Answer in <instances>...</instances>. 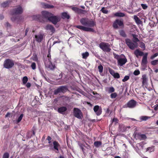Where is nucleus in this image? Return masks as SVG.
<instances>
[{"label":"nucleus","mask_w":158,"mask_h":158,"mask_svg":"<svg viewBox=\"0 0 158 158\" xmlns=\"http://www.w3.org/2000/svg\"><path fill=\"white\" fill-rule=\"evenodd\" d=\"M23 9L22 6L20 5H18L11 10V15H15L21 14L23 13ZM11 19L13 22L15 21L19 22L21 21L22 18L20 16H13L11 18Z\"/></svg>","instance_id":"f257e3e1"},{"label":"nucleus","mask_w":158,"mask_h":158,"mask_svg":"<svg viewBox=\"0 0 158 158\" xmlns=\"http://www.w3.org/2000/svg\"><path fill=\"white\" fill-rule=\"evenodd\" d=\"M133 41L134 42H132L131 40L129 39H126L125 40L126 44L129 48L131 50H134L135 48L138 47L137 42L139 41V40L137 38L138 35L135 34H132Z\"/></svg>","instance_id":"f03ea898"},{"label":"nucleus","mask_w":158,"mask_h":158,"mask_svg":"<svg viewBox=\"0 0 158 158\" xmlns=\"http://www.w3.org/2000/svg\"><path fill=\"white\" fill-rule=\"evenodd\" d=\"M80 22L83 26L93 27L96 25V23L92 19L89 20L88 18H83L80 20Z\"/></svg>","instance_id":"7ed1b4c3"},{"label":"nucleus","mask_w":158,"mask_h":158,"mask_svg":"<svg viewBox=\"0 0 158 158\" xmlns=\"http://www.w3.org/2000/svg\"><path fill=\"white\" fill-rule=\"evenodd\" d=\"M51 58H46L44 59V62L45 67L51 70H53L55 68V65L51 62Z\"/></svg>","instance_id":"20e7f679"},{"label":"nucleus","mask_w":158,"mask_h":158,"mask_svg":"<svg viewBox=\"0 0 158 158\" xmlns=\"http://www.w3.org/2000/svg\"><path fill=\"white\" fill-rule=\"evenodd\" d=\"M99 47L104 52H108L111 50L110 48V45L108 43L101 42L99 44Z\"/></svg>","instance_id":"39448f33"},{"label":"nucleus","mask_w":158,"mask_h":158,"mask_svg":"<svg viewBox=\"0 0 158 158\" xmlns=\"http://www.w3.org/2000/svg\"><path fill=\"white\" fill-rule=\"evenodd\" d=\"M14 65V61L9 59H6L4 61L3 66L5 68L9 69L13 67Z\"/></svg>","instance_id":"423d86ee"},{"label":"nucleus","mask_w":158,"mask_h":158,"mask_svg":"<svg viewBox=\"0 0 158 158\" xmlns=\"http://www.w3.org/2000/svg\"><path fill=\"white\" fill-rule=\"evenodd\" d=\"M70 8L75 13H77L79 15H84L87 13V10H83L77 7H75L73 6H71Z\"/></svg>","instance_id":"0eeeda50"},{"label":"nucleus","mask_w":158,"mask_h":158,"mask_svg":"<svg viewBox=\"0 0 158 158\" xmlns=\"http://www.w3.org/2000/svg\"><path fill=\"white\" fill-rule=\"evenodd\" d=\"M68 90L67 87L65 86H61L54 90V94L57 95L59 93H64Z\"/></svg>","instance_id":"6e6552de"},{"label":"nucleus","mask_w":158,"mask_h":158,"mask_svg":"<svg viewBox=\"0 0 158 158\" xmlns=\"http://www.w3.org/2000/svg\"><path fill=\"white\" fill-rule=\"evenodd\" d=\"M137 102L134 99H131L129 101L127 104L123 106L124 108H133L135 107L136 106Z\"/></svg>","instance_id":"1a4fd4ad"},{"label":"nucleus","mask_w":158,"mask_h":158,"mask_svg":"<svg viewBox=\"0 0 158 158\" xmlns=\"http://www.w3.org/2000/svg\"><path fill=\"white\" fill-rule=\"evenodd\" d=\"M73 115L75 117L80 119L81 118V116H82V113L79 109L74 108L73 110Z\"/></svg>","instance_id":"9d476101"},{"label":"nucleus","mask_w":158,"mask_h":158,"mask_svg":"<svg viewBox=\"0 0 158 158\" xmlns=\"http://www.w3.org/2000/svg\"><path fill=\"white\" fill-rule=\"evenodd\" d=\"M60 20V18L58 16H53V14H52L51 17L49 18L48 21L51 22L53 24L56 25Z\"/></svg>","instance_id":"9b49d317"},{"label":"nucleus","mask_w":158,"mask_h":158,"mask_svg":"<svg viewBox=\"0 0 158 158\" xmlns=\"http://www.w3.org/2000/svg\"><path fill=\"white\" fill-rule=\"evenodd\" d=\"M118 25L123 28L124 27L123 21L119 19L116 20L113 23V27L114 28L117 29L118 28Z\"/></svg>","instance_id":"f8f14e48"},{"label":"nucleus","mask_w":158,"mask_h":158,"mask_svg":"<svg viewBox=\"0 0 158 158\" xmlns=\"http://www.w3.org/2000/svg\"><path fill=\"white\" fill-rule=\"evenodd\" d=\"M74 27L76 28L86 31L94 32L95 31L93 28L86 27L81 25H76Z\"/></svg>","instance_id":"ddd939ff"},{"label":"nucleus","mask_w":158,"mask_h":158,"mask_svg":"<svg viewBox=\"0 0 158 158\" xmlns=\"http://www.w3.org/2000/svg\"><path fill=\"white\" fill-rule=\"evenodd\" d=\"M41 14L43 16V18L48 20H49V19L52 15V14L48 11H43L41 12Z\"/></svg>","instance_id":"4468645a"},{"label":"nucleus","mask_w":158,"mask_h":158,"mask_svg":"<svg viewBox=\"0 0 158 158\" xmlns=\"http://www.w3.org/2000/svg\"><path fill=\"white\" fill-rule=\"evenodd\" d=\"M94 110L96 115L98 116L100 115L102 113V110L98 105L95 106L94 108Z\"/></svg>","instance_id":"2eb2a0df"},{"label":"nucleus","mask_w":158,"mask_h":158,"mask_svg":"<svg viewBox=\"0 0 158 158\" xmlns=\"http://www.w3.org/2000/svg\"><path fill=\"white\" fill-rule=\"evenodd\" d=\"M127 60L126 58H120L117 61L118 64L121 66H123L127 62Z\"/></svg>","instance_id":"dca6fc26"},{"label":"nucleus","mask_w":158,"mask_h":158,"mask_svg":"<svg viewBox=\"0 0 158 158\" xmlns=\"http://www.w3.org/2000/svg\"><path fill=\"white\" fill-rule=\"evenodd\" d=\"M53 148L56 150L55 152L58 153L59 152V148L60 147V146L58 142L56 141L53 142Z\"/></svg>","instance_id":"f3484780"},{"label":"nucleus","mask_w":158,"mask_h":158,"mask_svg":"<svg viewBox=\"0 0 158 158\" xmlns=\"http://www.w3.org/2000/svg\"><path fill=\"white\" fill-rule=\"evenodd\" d=\"M44 36V34L40 33L38 35H35L36 40L38 42H41L43 40Z\"/></svg>","instance_id":"a211bd4d"},{"label":"nucleus","mask_w":158,"mask_h":158,"mask_svg":"<svg viewBox=\"0 0 158 158\" xmlns=\"http://www.w3.org/2000/svg\"><path fill=\"white\" fill-rule=\"evenodd\" d=\"M45 28L47 30L50 31L52 33L55 31V29L54 27L52 25L48 24L45 27Z\"/></svg>","instance_id":"6ab92c4d"},{"label":"nucleus","mask_w":158,"mask_h":158,"mask_svg":"<svg viewBox=\"0 0 158 158\" xmlns=\"http://www.w3.org/2000/svg\"><path fill=\"white\" fill-rule=\"evenodd\" d=\"M12 2L11 0H7L2 2L1 4V6L3 8L8 7L10 3Z\"/></svg>","instance_id":"aec40b11"},{"label":"nucleus","mask_w":158,"mask_h":158,"mask_svg":"<svg viewBox=\"0 0 158 158\" xmlns=\"http://www.w3.org/2000/svg\"><path fill=\"white\" fill-rule=\"evenodd\" d=\"M134 54L137 58L139 57V56H142L144 55L143 52L139 51L138 49H137L135 51Z\"/></svg>","instance_id":"412c9836"},{"label":"nucleus","mask_w":158,"mask_h":158,"mask_svg":"<svg viewBox=\"0 0 158 158\" xmlns=\"http://www.w3.org/2000/svg\"><path fill=\"white\" fill-rule=\"evenodd\" d=\"M148 54V53L147 52L145 53L143 56V57L141 63L144 64H147L148 63L147 56Z\"/></svg>","instance_id":"4be33fe9"},{"label":"nucleus","mask_w":158,"mask_h":158,"mask_svg":"<svg viewBox=\"0 0 158 158\" xmlns=\"http://www.w3.org/2000/svg\"><path fill=\"white\" fill-rule=\"evenodd\" d=\"M142 85L143 86L146 87L147 85V79L145 75H143L142 76Z\"/></svg>","instance_id":"5701e85b"},{"label":"nucleus","mask_w":158,"mask_h":158,"mask_svg":"<svg viewBox=\"0 0 158 158\" xmlns=\"http://www.w3.org/2000/svg\"><path fill=\"white\" fill-rule=\"evenodd\" d=\"M61 17L63 19H69L70 18V16L67 12H64L61 13Z\"/></svg>","instance_id":"b1692460"},{"label":"nucleus","mask_w":158,"mask_h":158,"mask_svg":"<svg viewBox=\"0 0 158 158\" xmlns=\"http://www.w3.org/2000/svg\"><path fill=\"white\" fill-rule=\"evenodd\" d=\"M67 110V108L66 107L64 106H62L59 108H58L57 111L59 113L62 114L66 111Z\"/></svg>","instance_id":"393cba45"},{"label":"nucleus","mask_w":158,"mask_h":158,"mask_svg":"<svg viewBox=\"0 0 158 158\" xmlns=\"http://www.w3.org/2000/svg\"><path fill=\"white\" fill-rule=\"evenodd\" d=\"M134 19L135 22L137 24L139 25L141 24L142 23V21L136 15L134 16Z\"/></svg>","instance_id":"a878e982"},{"label":"nucleus","mask_w":158,"mask_h":158,"mask_svg":"<svg viewBox=\"0 0 158 158\" xmlns=\"http://www.w3.org/2000/svg\"><path fill=\"white\" fill-rule=\"evenodd\" d=\"M119 33L120 35L123 37L125 38L127 36V35L125 31L123 30H121L119 31Z\"/></svg>","instance_id":"bb28decb"},{"label":"nucleus","mask_w":158,"mask_h":158,"mask_svg":"<svg viewBox=\"0 0 158 158\" xmlns=\"http://www.w3.org/2000/svg\"><path fill=\"white\" fill-rule=\"evenodd\" d=\"M114 15L116 17H123L125 16V14L122 12H116L114 14Z\"/></svg>","instance_id":"cd10ccee"},{"label":"nucleus","mask_w":158,"mask_h":158,"mask_svg":"<svg viewBox=\"0 0 158 158\" xmlns=\"http://www.w3.org/2000/svg\"><path fill=\"white\" fill-rule=\"evenodd\" d=\"M102 143L100 141H96L94 142V145L96 148H98L101 146Z\"/></svg>","instance_id":"c85d7f7f"},{"label":"nucleus","mask_w":158,"mask_h":158,"mask_svg":"<svg viewBox=\"0 0 158 158\" xmlns=\"http://www.w3.org/2000/svg\"><path fill=\"white\" fill-rule=\"evenodd\" d=\"M43 6L45 8H52L54 7V6L52 5H50L46 3H45Z\"/></svg>","instance_id":"c756f323"},{"label":"nucleus","mask_w":158,"mask_h":158,"mask_svg":"<svg viewBox=\"0 0 158 158\" xmlns=\"http://www.w3.org/2000/svg\"><path fill=\"white\" fill-rule=\"evenodd\" d=\"M89 53L87 52L83 53L82 54V58L84 59H86L89 56Z\"/></svg>","instance_id":"7c9ffc66"},{"label":"nucleus","mask_w":158,"mask_h":158,"mask_svg":"<svg viewBox=\"0 0 158 158\" xmlns=\"http://www.w3.org/2000/svg\"><path fill=\"white\" fill-rule=\"evenodd\" d=\"M150 117L147 116H142L140 117V120L141 121H146Z\"/></svg>","instance_id":"2f4dec72"},{"label":"nucleus","mask_w":158,"mask_h":158,"mask_svg":"<svg viewBox=\"0 0 158 158\" xmlns=\"http://www.w3.org/2000/svg\"><path fill=\"white\" fill-rule=\"evenodd\" d=\"M115 91V89L113 87H109L108 88V92L109 93H114Z\"/></svg>","instance_id":"473e14b6"},{"label":"nucleus","mask_w":158,"mask_h":158,"mask_svg":"<svg viewBox=\"0 0 158 158\" xmlns=\"http://www.w3.org/2000/svg\"><path fill=\"white\" fill-rule=\"evenodd\" d=\"M110 96L111 98H114L117 96V94L116 92H114L111 94Z\"/></svg>","instance_id":"72a5a7b5"},{"label":"nucleus","mask_w":158,"mask_h":158,"mask_svg":"<svg viewBox=\"0 0 158 158\" xmlns=\"http://www.w3.org/2000/svg\"><path fill=\"white\" fill-rule=\"evenodd\" d=\"M98 71H99V72L100 73H102L103 72V66L101 64H100L98 66Z\"/></svg>","instance_id":"f704fd0d"},{"label":"nucleus","mask_w":158,"mask_h":158,"mask_svg":"<svg viewBox=\"0 0 158 158\" xmlns=\"http://www.w3.org/2000/svg\"><path fill=\"white\" fill-rule=\"evenodd\" d=\"M23 114H20V116L18 118V119H17L16 120V122L17 123H19L21 120H22L23 117Z\"/></svg>","instance_id":"c9c22d12"},{"label":"nucleus","mask_w":158,"mask_h":158,"mask_svg":"<svg viewBox=\"0 0 158 158\" xmlns=\"http://www.w3.org/2000/svg\"><path fill=\"white\" fill-rule=\"evenodd\" d=\"M100 11H102L104 14H107L108 13V10H105V7H103L101 10Z\"/></svg>","instance_id":"e433bc0d"},{"label":"nucleus","mask_w":158,"mask_h":158,"mask_svg":"<svg viewBox=\"0 0 158 158\" xmlns=\"http://www.w3.org/2000/svg\"><path fill=\"white\" fill-rule=\"evenodd\" d=\"M22 81L23 84H26L28 81L27 77L26 76L23 77Z\"/></svg>","instance_id":"4c0bfd02"},{"label":"nucleus","mask_w":158,"mask_h":158,"mask_svg":"<svg viewBox=\"0 0 158 158\" xmlns=\"http://www.w3.org/2000/svg\"><path fill=\"white\" fill-rule=\"evenodd\" d=\"M118 120L117 118H114L112 121V123H114L115 124H116L117 123H118Z\"/></svg>","instance_id":"58836bf2"},{"label":"nucleus","mask_w":158,"mask_h":158,"mask_svg":"<svg viewBox=\"0 0 158 158\" xmlns=\"http://www.w3.org/2000/svg\"><path fill=\"white\" fill-rule=\"evenodd\" d=\"M140 47L143 49H145V44L142 42H140Z\"/></svg>","instance_id":"ea45409f"},{"label":"nucleus","mask_w":158,"mask_h":158,"mask_svg":"<svg viewBox=\"0 0 158 158\" xmlns=\"http://www.w3.org/2000/svg\"><path fill=\"white\" fill-rule=\"evenodd\" d=\"M9 155L8 152H5L2 156V158H9Z\"/></svg>","instance_id":"a19ab883"},{"label":"nucleus","mask_w":158,"mask_h":158,"mask_svg":"<svg viewBox=\"0 0 158 158\" xmlns=\"http://www.w3.org/2000/svg\"><path fill=\"white\" fill-rule=\"evenodd\" d=\"M158 63V60H156L151 62V64L153 65H156Z\"/></svg>","instance_id":"79ce46f5"},{"label":"nucleus","mask_w":158,"mask_h":158,"mask_svg":"<svg viewBox=\"0 0 158 158\" xmlns=\"http://www.w3.org/2000/svg\"><path fill=\"white\" fill-rule=\"evenodd\" d=\"M113 76L115 78H119L120 77L119 74L117 73H115Z\"/></svg>","instance_id":"37998d69"},{"label":"nucleus","mask_w":158,"mask_h":158,"mask_svg":"<svg viewBox=\"0 0 158 158\" xmlns=\"http://www.w3.org/2000/svg\"><path fill=\"white\" fill-rule=\"evenodd\" d=\"M113 54L114 58L116 59L117 60V61L120 58V56L114 53H113Z\"/></svg>","instance_id":"c03bdc74"},{"label":"nucleus","mask_w":158,"mask_h":158,"mask_svg":"<svg viewBox=\"0 0 158 158\" xmlns=\"http://www.w3.org/2000/svg\"><path fill=\"white\" fill-rule=\"evenodd\" d=\"M147 67V64L141 63V69L142 70H144Z\"/></svg>","instance_id":"a18cd8bd"},{"label":"nucleus","mask_w":158,"mask_h":158,"mask_svg":"<svg viewBox=\"0 0 158 158\" xmlns=\"http://www.w3.org/2000/svg\"><path fill=\"white\" fill-rule=\"evenodd\" d=\"M31 68L33 69H35L36 67V64L35 62H32L31 65Z\"/></svg>","instance_id":"49530a36"},{"label":"nucleus","mask_w":158,"mask_h":158,"mask_svg":"<svg viewBox=\"0 0 158 158\" xmlns=\"http://www.w3.org/2000/svg\"><path fill=\"white\" fill-rule=\"evenodd\" d=\"M129 78L130 77L129 76H126L124 77V78L123 79L122 81L124 82H125L126 81H127L128 79H129Z\"/></svg>","instance_id":"de8ad7c7"},{"label":"nucleus","mask_w":158,"mask_h":158,"mask_svg":"<svg viewBox=\"0 0 158 158\" xmlns=\"http://www.w3.org/2000/svg\"><path fill=\"white\" fill-rule=\"evenodd\" d=\"M109 71L110 73V74L112 76L114 75V74L115 73L114 70L110 68L109 69Z\"/></svg>","instance_id":"09e8293b"},{"label":"nucleus","mask_w":158,"mask_h":158,"mask_svg":"<svg viewBox=\"0 0 158 158\" xmlns=\"http://www.w3.org/2000/svg\"><path fill=\"white\" fill-rule=\"evenodd\" d=\"M140 72L139 70H135L134 71L133 74L134 75L137 76L139 75L140 74Z\"/></svg>","instance_id":"8fccbe9b"},{"label":"nucleus","mask_w":158,"mask_h":158,"mask_svg":"<svg viewBox=\"0 0 158 158\" xmlns=\"http://www.w3.org/2000/svg\"><path fill=\"white\" fill-rule=\"evenodd\" d=\"M158 56V53H156L154 55H152L150 59L152 60L155 57L157 56Z\"/></svg>","instance_id":"3c124183"},{"label":"nucleus","mask_w":158,"mask_h":158,"mask_svg":"<svg viewBox=\"0 0 158 158\" xmlns=\"http://www.w3.org/2000/svg\"><path fill=\"white\" fill-rule=\"evenodd\" d=\"M143 9L144 10L147 9L148 7V6L145 4H141Z\"/></svg>","instance_id":"603ef678"},{"label":"nucleus","mask_w":158,"mask_h":158,"mask_svg":"<svg viewBox=\"0 0 158 158\" xmlns=\"http://www.w3.org/2000/svg\"><path fill=\"white\" fill-rule=\"evenodd\" d=\"M139 137L142 139H144L146 138V136L145 134H141L139 135Z\"/></svg>","instance_id":"864d4df0"},{"label":"nucleus","mask_w":158,"mask_h":158,"mask_svg":"<svg viewBox=\"0 0 158 158\" xmlns=\"http://www.w3.org/2000/svg\"><path fill=\"white\" fill-rule=\"evenodd\" d=\"M52 139V137L50 136H48L46 140L48 141V143L50 144L51 143V140Z\"/></svg>","instance_id":"5fc2aeb1"},{"label":"nucleus","mask_w":158,"mask_h":158,"mask_svg":"<svg viewBox=\"0 0 158 158\" xmlns=\"http://www.w3.org/2000/svg\"><path fill=\"white\" fill-rule=\"evenodd\" d=\"M41 73L42 76L45 79H46V75L45 74L44 71H41Z\"/></svg>","instance_id":"6e6d98bb"},{"label":"nucleus","mask_w":158,"mask_h":158,"mask_svg":"<svg viewBox=\"0 0 158 158\" xmlns=\"http://www.w3.org/2000/svg\"><path fill=\"white\" fill-rule=\"evenodd\" d=\"M31 86V84L29 82H28L27 83L26 85V86L27 88H29Z\"/></svg>","instance_id":"4d7b16f0"},{"label":"nucleus","mask_w":158,"mask_h":158,"mask_svg":"<svg viewBox=\"0 0 158 158\" xmlns=\"http://www.w3.org/2000/svg\"><path fill=\"white\" fill-rule=\"evenodd\" d=\"M111 112L110 111L109 109V108H108L106 110V113H107V114H109L110 113H111Z\"/></svg>","instance_id":"13d9d810"},{"label":"nucleus","mask_w":158,"mask_h":158,"mask_svg":"<svg viewBox=\"0 0 158 158\" xmlns=\"http://www.w3.org/2000/svg\"><path fill=\"white\" fill-rule=\"evenodd\" d=\"M60 40H58L56 41H54L53 42V45L55 44H56V43H60Z\"/></svg>","instance_id":"bf43d9fd"},{"label":"nucleus","mask_w":158,"mask_h":158,"mask_svg":"<svg viewBox=\"0 0 158 158\" xmlns=\"http://www.w3.org/2000/svg\"><path fill=\"white\" fill-rule=\"evenodd\" d=\"M10 114H11L9 112H7L5 116V118H6L8 117L9 115H10Z\"/></svg>","instance_id":"052dcab7"},{"label":"nucleus","mask_w":158,"mask_h":158,"mask_svg":"<svg viewBox=\"0 0 158 158\" xmlns=\"http://www.w3.org/2000/svg\"><path fill=\"white\" fill-rule=\"evenodd\" d=\"M4 18V16L2 15H0V20H2Z\"/></svg>","instance_id":"680f3d73"},{"label":"nucleus","mask_w":158,"mask_h":158,"mask_svg":"<svg viewBox=\"0 0 158 158\" xmlns=\"http://www.w3.org/2000/svg\"><path fill=\"white\" fill-rule=\"evenodd\" d=\"M6 26H7V27H10L11 25H10V24L8 22H7L6 23Z\"/></svg>","instance_id":"e2e57ef3"},{"label":"nucleus","mask_w":158,"mask_h":158,"mask_svg":"<svg viewBox=\"0 0 158 158\" xmlns=\"http://www.w3.org/2000/svg\"><path fill=\"white\" fill-rule=\"evenodd\" d=\"M35 129H33L32 130L33 135H35Z\"/></svg>","instance_id":"0e129e2a"},{"label":"nucleus","mask_w":158,"mask_h":158,"mask_svg":"<svg viewBox=\"0 0 158 158\" xmlns=\"http://www.w3.org/2000/svg\"><path fill=\"white\" fill-rule=\"evenodd\" d=\"M154 109L155 110H158V107L156 105L154 106Z\"/></svg>","instance_id":"69168bd1"},{"label":"nucleus","mask_w":158,"mask_h":158,"mask_svg":"<svg viewBox=\"0 0 158 158\" xmlns=\"http://www.w3.org/2000/svg\"><path fill=\"white\" fill-rule=\"evenodd\" d=\"M51 55L50 54V53H49L47 55V57H46V58H51Z\"/></svg>","instance_id":"338daca9"},{"label":"nucleus","mask_w":158,"mask_h":158,"mask_svg":"<svg viewBox=\"0 0 158 158\" xmlns=\"http://www.w3.org/2000/svg\"><path fill=\"white\" fill-rule=\"evenodd\" d=\"M29 28L27 27V28L25 31L26 32H28V31H29Z\"/></svg>","instance_id":"774afa93"}]
</instances>
